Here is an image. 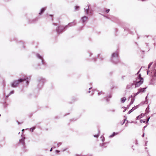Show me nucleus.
<instances>
[{"mask_svg": "<svg viewBox=\"0 0 156 156\" xmlns=\"http://www.w3.org/2000/svg\"><path fill=\"white\" fill-rule=\"evenodd\" d=\"M52 148H51L50 150V151H52Z\"/></svg>", "mask_w": 156, "mask_h": 156, "instance_id": "32", "label": "nucleus"}, {"mask_svg": "<svg viewBox=\"0 0 156 156\" xmlns=\"http://www.w3.org/2000/svg\"><path fill=\"white\" fill-rule=\"evenodd\" d=\"M147 98V96L146 97V99Z\"/></svg>", "mask_w": 156, "mask_h": 156, "instance_id": "37", "label": "nucleus"}, {"mask_svg": "<svg viewBox=\"0 0 156 156\" xmlns=\"http://www.w3.org/2000/svg\"><path fill=\"white\" fill-rule=\"evenodd\" d=\"M146 87L145 88H140L138 89L139 91L137 93H136L135 95L134 96H135L137 95L138 94H139L141 92H144L145 90L146 89Z\"/></svg>", "mask_w": 156, "mask_h": 156, "instance_id": "4", "label": "nucleus"}, {"mask_svg": "<svg viewBox=\"0 0 156 156\" xmlns=\"http://www.w3.org/2000/svg\"><path fill=\"white\" fill-rule=\"evenodd\" d=\"M91 89V88H89V90H90V89Z\"/></svg>", "mask_w": 156, "mask_h": 156, "instance_id": "39", "label": "nucleus"}, {"mask_svg": "<svg viewBox=\"0 0 156 156\" xmlns=\"http://www.w3.org/2000/svg\"><path fill=\"white\" fill-rule=\"evenodd\" d=\"M126 109H125V110H124L123 111V112H124L126 111Z\"/></svg>", "mask_w": 156, "mask_h": 156, "instance_id": "33", "label": "nucleus"}, {"mask_svg": "<svg viewBox=\"0 0 156 156\" xmlns=\"http://www.w3.org/2000/svg\"><path fill=\"white\" fill-rule=\"evenodd\" d=\"M140 115H139L137 117L136 119H140Z\"/></svg>", "mask_w": 156, "mask_h": 156, "instance_id": "23", "label": "nucleus"}, {"mask_svg": "<svg viewBox=\"0 0 156 156\" xmlns=\"http://www.w3.org/2000/svg\"><path fill=\"white\" fill-rule=\"evenodd\" d=\"M118 53L117 52H115L114 53L112 54V57H117L118 56Z\"/></svg>", "mask_w": 156, "mask_h": 156, "instance_id": "8", "label": "nucleus"}, {"mask_svg": "<svg viewBox=\"0 0 156 156\" xmlns=\"http://www.w3.org/2000/svg\"><path fill=\"white\" fill-rule=\"evenodd\" d=\"M126 98H121V101L122 103H124L126 100Z\"/></svg>", "mask_w": 156, "mask_h": 156, "instance_id": "13", "label": "nucleus"}, {"mask_svg": "<svg viewBox=\"0 0 156 156\" xmlns=\"http://www.w3.org/2000/svg\"><path fill=\"white\" fill-rule=\"evenodd\" d=\"M76 24V23H69V24L67 25V27H70L71 26L75 25Z\"/></svg>", "mask_w": 156, "mask_h": 156, "instance_id": "9", "label": "nucleus"}, {"mask_svg": "<svg viewBox=\"0 0 156 156\" xmlns=\"http://www.w3.org/2000/svg\"><path fill=\"white\" fill-rule=\"evenodd\" d=\"M109 9H107L106 10V13H108L109 11Z\"/></svg>", "mask_w": 156, "mask_h": 156, "instance_id": "18", "label": "nucleus"}, {"mask_svg": "<svg viewBox=\"0 0 156 156\" xmlns=\"http://www.w3.org/2000/svg\"><path fill=\"white\" fill-rule=\"evenodd\" d=\"M67 27V26H64L62 25H60L56 29V31L58 34L62 33L65 30V29Z\"/></svg>", "mask_w": 156, "mask_h": 156, "instance_id": "3", "label": "nucleus"}, {"mask_svg": "<svg viewBox=\"0 0 156 156\" xmlns=\"http://www.w3.org/2000/svg\"><path fill=\"white\" fill-rule=\"evenodd\" d=\"M90 90L89 91V93H90Z\"/></svg>", "mask_w": 156, "mask_h": 156, "instance_id": "38", "label": "nucleus"}, {"mask_svg": "<svg viewBox=\"0 0 156 156\" xmlns=\"http://www.w3.org/2000/svg\"><path fill=\"white\" fill-rule=\"evenodd\" d=\"M140 71V70H139V71H138V72L137 73V74H138V73H139V72Z\"/></svg>", "mask_w": 156, "mask_h": 156, "instance_id": "35", "label": "nucleus"}, {"mask_svg": "<svg viewBox=\"0 0 156 156\" xmlns=\"http://www.w3.org/2000/svg\"><path fill=\"white\" fill-rule=\"evenodd\" d=\"M117 134H118L117 133H115V132H114L112 135H111L110 136V137H112L114 136L115 135H117Z\"/></svg>", "mask_w": 156, "mask_h": 156, "instance_id": "12", "label": "nucleus"}, {"mask_svg": "<svg viewBox=\"0 0 156 156\" xmlns=\"http://www.w3.org/2000/svg\"><path fill=\"white\" fill-rule=\"evenodd\" d=\"M145 127H146V126H144V128Z\"/></svg>", "mask_w": 156, "mask_h": 156, "instance_id": "41", "label": "nucleus"}, {"mask_svg": "<svg viewBox=\"0 0 156 156\" xmlns=\"http://www.w3.org/2000/svg\"><path fill=\"white\" fill-rule=\"evenodd\" d=\"M150 119V117H149V118L147 119V122H148V121H149V120Z\"/></svg>", "mask_w": 156, "mask_h": 156, "instance_id": "24", "label": "nucleus"}, {"mask_svg": "<svg viewBox=\"0 0 156 156\" xmlns=\"http://www.w3.org/2000/svg\"><path fill=\"white\" fill-rule=\"evenodd\" d=\"M87 19V17L86 16H84L82 18V20L83 23L86 21Z\"/></svg>", "mask_w": 156, "mask_h": 156, "instance_id": "6", "label": "nucleus"}, {"mask_svg": "<svg viewBox=\"0 0 156 156\" xmlns=\"http://www.w3.org/2000/svg\"><path fill=\"white\" fill-rule=\"evenodd\" d=\"M13 92H14V91H12L10 93L11 94H12L13 93Z\"/></svg>", "mask_w": 156, "mask_h": 156, "instance_id": "29", "label": "nucleus"}, {"mask_svg": "<svg viewBox=\"0 0 156 156\" xmlns=\"http://www.w3.org/2000/svg\"><path fill=\"white\" fill-rule=\"evenodd\" d=\"M79 8V6H76L75 7V9H77Z\"/></svg>", "mask_w": 156, "mask_h": 156, "instance_id": "21", "label": "nucleus"}, {"mask_svg": "<svg viewBox=\"0 0 156 156\" xmlns=\"http://www.w3.org/2000/svg\"><path fill=\"white\" fill-rule=\"evenodd\" d=\"M35 127H33V128H31L30 129V131L32 132H33V131L35 129Z\"/></svg>", "mask_w": 156, "mask_h": 156, "instance_id": "15", "label": "nucleus"}, {"mask_svg": "<svg viewBox=\"0 0 156 156\" xmlns=\"http://www.w3.org/2000/svg\"><path fill=\"white\" fill-rule=\"evenodd\" d=\"M45 10V8H42L41 9L40 12H39V15H41L42 13H43L44 11Z\"/></svg>", "mask_w": 156, "mask_h": 156, "instance_id": "10", "label": "nucleus"}, {"mask_svg": "<svg viewBox=\"0 0 156 156\" xmlns=\"http://www.w3.org/2000/svg\"><path fill=\"white\" fill-rule=\"evenodd\" d=\"M139 79H138V78H137V79H136V81H139Z\"/></svg>", "mask_w": 156, "mask_h": 156, "instance_id": "26", "label": "nucleus"}, {"mask_svg": "<svg viewBox=\"0 0 156 156\" xmlns=\"http://www.w3.org/2000/svg\"><path fill=\"white\" fill-rule=\"evenodd\" d=\"M136 108L135 107H134L133 108L131 109L128 112V114H130L135 109H136Z\"/></svg>", "mask_w": 156, "mask_h": 156, "instance_id": "11", "label": "nucleus"}, {"mask_svg": "<svg viewBox=\"0 0 156 156\" xmlns=\"http://www.w3.org/2000/svg\"><path fill=\"white\" fill-rule=\"evenodd\" d=\"M20 144H21L23 145V147H25V142L24 141V139H21L20 140Z\"/></svg>", "mask_w": 156, "mask_h": 156, "instance_id": "5", "label": "nucleus"}, {"mask_svg": "<svg viewBox=\"0 0 156 156\" xmlns=\"http://www.w3.org/2000/svg\"><path fill=\"white\" fill-rule=\"evenodd\" d=\"M28 79V77H27L26 78H24L23 79H21L18 80H15L12 83L11 86L13 87H16L20 83L27 80Z\"/></svg>", "mask_w": 156, "mask_h": 156, "instance_id": "1", "label": "nucleus"}, {"mask_svg": "<svg viewBox=\"0 0 156 156\" xmlns=\"http://www.w3.org/2000/svg\"><path fill=\"white\" fill-rule=\"evenodd\" d=\"M131 104H132L133 103V102L134 101V99L133 98H131Z\"/></svg>", "mask_w": 156, "mask_h": 156, "instance_id": "14", "label": "nucleus"}, {"mask_svg": "<svg viewBox=\"0 0 156 156\" xmlns=\"http://www.w3.org/2000/svg\"><path fill=\"white\" fill-rule=\"evenodd\" d=\"M102 93H103L102 92H100L98 93V95H99L100 94H102Z\"/></svg>", "mask_w": 156, "mask_h": 156, "instance_id": "20", "label": "nucleus"}, {"mask_svg": "<svg viewBox=\"0 0 156 156\" xmlns=\"http://www.w3.org/2000/svg\"><path fill=\"white\" fill-rule=\"evenodd\" d=\"M98 136H99V135H96L94 136L95 137H98Z\"/></svg>", "mask_w": 156, "mask_h": 156, "instance_id": "22", "label": "nucleus"}, {"mask_svg": "<svg viewBox=\"0 0 156 156\" xmlns=\"http://www.w3.org/2000/svg\"><path fill=\"white\" fill-rule=\"evenodd\" d=\"M144 133L143 134V135H142V137H144Z\"/></svg>", "mask_w": 156, "mask_h": 156, "instance_id": "27", "label": "nucleus"}, {"mask_svg": "<svg viewBox=\"0 0 156 156\" xmlns=\"http://www.w3.org/2000/svg\"><path fill=\"white\" fill-rule=\"evenodd\" d=\"M140 121L141 122H145V121H142V120H140Z\"/></svg>", "mask_w": 156, "mask_h": 156, "instance_id": "25", "label": "nucleus"}, {"mask_svg": "<svg viewBox=\"0 0 156 156\" xmlns=\"http://www.w3.org/2000/svg\"><path fill=\"white\" fill-rule=\"evenodd\" d=\"M138 79L139 80V81H136L135 87H139L143 83V79L141 77L140 74L138 76Z\"/></svg>", "mask_w": 156, "mask_h": 156, "instance_id": "2", "label": "nucleus"}, {"mask_svg": "<svg viewBox=\"0 0 156 156\" xmlns=\"http://www.w3.org/2000/svg\"><path fill=\"white\" fill-rule=\"evenodd\" d=\"M151 65H152L151 63H150L149 64L148 66V68H150V67Z\"/></svg>", "mask_w": 156, "mask_h": 156, "instance_id": "19", "label": "nucleus"}, {"mask_svg": "<svg viewBox=\"0 0 156 156\" xmlns=\"http://www.w3.org/2000/svg\"><path fill=\"white\" fill-rule=\"evenodd\" d=\"M27 84H28V83H29V81H27Z\"/></svg>", "mask_w": 156, "mask_h": 156, "instance_id": "31", "label": "nucleus"}, {"mask_svg": "<svg viewBox=\"0 0 156 156\" xmlns=\"http://www.w3.org/2000/svg\"><path fill=\"white\" fill-rule=\"evenodd\" d=\"M132 85H134V84H133V83H132Z\"/></svg>", "mask_w": 156, "mask_h": 156, "instance_id": "36", "label": "nucleus"}, {"mask_svg": "<svg viewBox=\"0 0 156 156\" xmlns=\"http://www.w3.org/2000/svg\"><path fill=\"white\" fill-rule=\"evenodd\" d=\"M57 151V152H59V151H58V150H57V151Z\"/></svg>", "mask_w": 156, "mask_h": 156, "instance_id": "34", "label": "nucleus"}, {"mask_svg": "<svg viewBox=\"0 0 156 156\" xmlns=\"http://www.w3.org/2000/svg\"><path fill=\"white\" fill-rule=\"evenodd\" d=\"M53 15H49L47 16V19H49L50 20H53Z\"/></svg>", "mask_w": 156, "mask_h": 156, "instance_id": "7", "label": "nucleus"}, {"mask_svg": "<svg viewBox=\"0 0 156 156\" xmlns=\"http://www.w3.org/2000/svg\"><path fill=\"white\" fill-rule=\"evenodd\" d=\"M126 119H124V121H125Z\"/></svg>", "mask_w": 156, "mask_h": 156, "instance_id": "40", "label": "nucleus"}, {"mask_svg": "<svg viewBox=\"0 0 156 156\" xmlns=\"http://www.w3.org/2000/svg\"><path fill=\"white\" fill-rule=\"evenodd\" d=\"M140 115V118H141L144 116V114H141V115Z\"/></svg>", "mask_w": 156, "mask_h": 156, "instance_id": "16", "label": "nucleus"}, {"mask_svg": "<svg viewBox=\"0 0 156 156\" xmlns=\"http://www.w3.org/2000/svg\"><path fill=\"white\" fill-rule=\"evenodd\" d=\"M86 13L87 14H88V9H86Z\"/></svg>", "mask_w": 156, "mask_h": 156, "instance_id": "17", "label": "nucleus"}, {"mask_svg": "<svg viewBox=\"0 0 156 156\" xmlns=\"http://www.w3.org/2000/svg\"><path fill=\"white\" fill-rule=\"evenodd\" d=\"M128 87V88H130V87H129V85H128V86H127V87Z\"/></svg>", "mask_w": 156, "mask_h": 156, "instance_id": "30", "label": "nucleus"}, {"mask_svg": "<svg viewBox=\"0 0 156 156\" xmlns=\"http://www.w3.org/2000/svg\"><path fill=\"white\" fill-rule=\"evenodd\" d=\"M149 71V70H148L147 71V74H148V73Z\"/></svg>", "mask_w": 156, "mask_h": 156, "instance_id": "28", "label": "nucleus"}]
</instances>
